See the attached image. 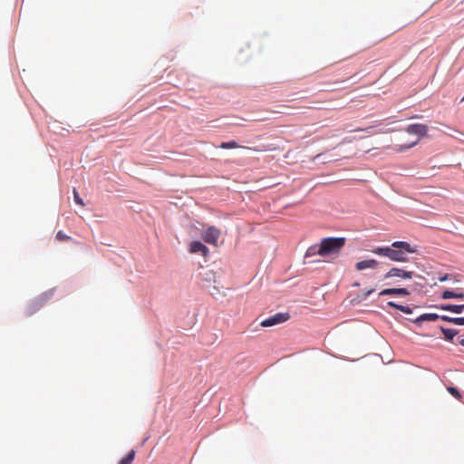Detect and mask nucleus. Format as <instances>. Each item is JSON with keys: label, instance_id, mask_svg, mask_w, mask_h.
<instances>
[{"label": "nucleus", "instance_id": "nucleus-4", "mask_svg": "<svg viewBox=\"0 0 464 464\" xmlns=\"http://www.w3.org/2000/svg\"><path fill=\"white\" fill-rule=\"evenodd\" d=\"M220 236H221L220 230L214 226L208 227L201 234L202 239L206 243L213 245V246H218V242Z\"/></svg>", "mask_w": 464, "mask_h": 464}, {"label": "nucleus", "instance_id": "nucleus-28", "mask_svg": "<svg viewBox=\"0 0 464 464\" xmlns=\"http://www.w3.org/2000/svg\"><path fill=\"white\" fill-rule=\"evenodd\" d=\"M462 100H464V96H463V99H462Z\"/></svg>", "mask_w": 464, "mask_h": 464}, {"label": "nucleus", "instance_id": "nucleus-15", "mask_svg": "<svg viewBox=\"0 0 464 464\" xmlns=\"http://www.w3.org/2000/svg\"><path fill=\"white\" fill-rule=\"evenodd\" d=\"M441 331L444 334L445 339L448 341H452L453 338L457 334V331L453 330V329H448V328L441 327Z\"/></svg>", "mask_w": 464, "mask_h": 464}, {"label": "nucleus", "instance_id": "nucleus-18", "mask_svg": "<svg viewBox=\"0 0 464 464\" xmlns=\"http://www.w3.org/2000/svg\"><path fill=\"white\" fill-rule=\"evenodd\" d=\"M388 305L391 306V307L397 308V309H399L400 311H401V312H403L405 314H411V309L409 306H404V305L397 304H395L392 301L388 302Z\"/></svg>", "mask_w": 464, "mask_h": 464}, {"label": "nucleus", "instance_id": "nucleus-13", "mask_svg": "<svg viewBox=\"0 0 464 464\" xmlns=\"http://www.w3.org/2000/svg\"><path fill=\"white\" fill-rule=\"evenodd\" d=\"M219 148L225 149V150L237 149V148H243V149L250 150V148L238 145L237 142H236L235 140L222 142L219 145Z\"/></svg>", "mask_w": 464, "mask_h": 464}, {"label": "nucleus", "instance_id": "nucleus-3", "mask_svg": "<svg viewBox=\"0 0 464 464\" xmlns=\"http://www.w3.org/2000/svg\"><path fill=\"white\" fill-rule=\"evenodd\" d=\"M406 131L410 134L417 135L419 138L425 137L428 132V127L425 124L421 123H416V124H411L407 127ZM420 139H417L415 141H412L411 143L408 145H400L396 151L401 152L405 150L411 149L418 144Z\"/></svg>", "mask_w": 464, "mask_h": 464}, {"label": "nucleus", "instance_id": "nucleus-22", "mask_svg": "<svg viewBox=\"0 0 464 464\" xmlns=\"http://www.w3.org/2000/svg\"><path fill=\"white\" fill-rule=\"evenodd\" d=\"M451 323L457 325H464V317H453Z\"/></svg>", "mask_w": 464, "mask_h": 464}, {"label": "nucleus", "instance_id": "nucleus-21", "mask_svg": "<svg viewBox=\"0 0 464 464\" xmlns=\"http://www.w3.org/2000/svg\"><path fill=\"white\" fill-rule=\"evenodd\" d=\"M70 237L66 236L63 231H58L56 234V239L59 241H63L69 239Z\"/></svg>", "mask_w": 464, "mask_h": 464}, {"label": "nucleus", "instance_id": "nucleus-27", "mask_svg": "<svg viewBox=\"0 0 464 464\" xmlns=\"http://www.w3.org/2000/svg\"><path fill=\"white\" fill-rule=\"evenodd\" d=\"M459 343L464 346V338L459 339Z\"/></svg>", "mask_w": 464, "mask_h": 464}, {"label": "nucleus", "instance_id": "nucleus-1", "mask_svg": "<svg viewBox=\"0 0 464 464\" xmlns=\"http://www.w3.org/2000/svg\"><path fill=\"white\" fill-rule=\"evenodd\" d=\"M416 250L405 241H395L389 247L388 258L395 262H407L406 254L415 253Z\"/></svg>", "mask_w": 464, "mask_h": 464}, {"label": "nucleus", "instance_id": "nucleus-16", "mask_svg": "<svg viewBox=\"0 0 464 464\" xmlns=\"http://www.w3.org/2000/svg\"><path fill=\"white\" fill-rule=\"evenodd\" d=\"M372 252L378 256L388 257L389 246H378L372 249Z\"/></svg>", "mask_w": 464, "mask_h": 464}, {"label": "nucleus", "instance_id": "nucleus-8", "mask_svg": "<svg viewBox=\"0 0 464 464\" xmlns=\"http://www.w3.org/2000/svg\"><path fill=\"white\" fill-rule=\"evenodd\" d=\"M379 265V262L375 259H368L357 262L355 264V268L358 271H362L364 269H375Z\"/></svg>", "mask_w": 464, "mask_h": 464}, {"label": "nucleus", "instance_id": "nucleus-25", "mask_svg": "<svg viewBox=\"0 0 464 464\" xmlns=\"http://www.w3.org/2000/svg\"><path fill=\"white\" fill-rule=\"evenodd\" d=\"M440 318L443 321H446V322H449V323H451V320H453V317H450V316H447V315H442Z\"/></svg>", "mask_w": 464, "mask_h": 464}, {"label": "nucleus", "instance_id": "nucleus-24", "mask_svg": "<svg viewBox=\"0 0 464 464\" xmlns=\"http://www.w3.org/2000/svg\"><path fill=\"white\" fill-rule=\"evenodd\" d=\"M373 292H374V289H370V290H368V291H366V292H363V293L362 294V295H361V298H362V300H364V299H366V298H367V297H368L372 293H373Z\"/></svg>", "mask_w": 464, "mask_h": 464}, {"label": "nucleus", "instance_id": "nucleus-17", "mask_svg": "<svg viewBox=\"0 0 464 464\" xmlns=\"http://www.w3.org/2000/svg\"><path fill=\"white\" fill-rule=\"evenodd\" d=\"M320 245H314L308 247L305 252L304 257L314 256L315 255H319Z\"/></svg>", "mask_w": 464, "mask_h": 464}, {"label": "nucleus", "instance_id": "nucleus-9", "mask_svg": "<svg viewBox=\"0 0 464 464\" xmlns=\"http://www.w3.org/2000/svg\"><path fill=\"white\" fill-rule=\"evenodd\" d=\"M410 295V292L406 288H386V289H383L380 293V295Z\"/></svg>", "mask_w": 464, "mask_h": 464}, {"label": "nucleus", "instance_id": "nucleus-23", "mask_svg": "<svg viewBox=\"0 0 464 464\" xmlns=\"http://www.w3.org/2000/svg\"><path fill=\"white\" fill-rule=\"evenodd\" d=\"M372 129H373V127L370 126V127H367L364 129H360V128L356 129V130H354V131H366V132L370 133L371 135H372L373 134V132L372 131Z\"/></svg>", "mask_w": 464, "mask_h": 464}, {"label": "nucleus", "instance_id": "nucleus-5", "mask_svg": "<svg viewBox=\"0 0 464 464\" xmlns=\"http://www.w3.org/2000/svg\"><path fill=\"white\" fill-rule=\"evenodd\" d=\"M289 314L287 313H278L270 316L264 321L261 322V326L263 327H270L276 324H279L286 322L289 319Z\"/></svg>", "mask_w": 464, "mask_h": 464}, {"label": "nucleus", "instance_id": "nucleus-2", "mask_svg": "<svg viewBox=\"0 0 464 464\" xmlns=\"http://www.w3.org/2000/svg\"><path fill=\"white\" fill-rule=\"evenodd\" d=\"M345 245L344 237H324L321 240L319 256L337 255Z\"/></svg>", "mask_w": 464, "mask_h": 464}, {"label": "nucleus", "instance_id": "nucleus-14", "mask_svg": "<svg viewBox=\"0 0 464 464\" xmlns=\"http://www.w3.org/2000/svg\"><path fill=\"white\" fill-rule=\"evenodd\" d=\"M135 450H131L124 458H122L118 464H131L135 458Z\"/></svg>", "mask_w": 464, "mask_h": 464}, {"label": "nucleus", "instance_id": "nucleus-10", "mask_svg": "<svg viewBox=\"0 0 464 464\" xmlns=\"http://www.w3.org/2000/svg\"><path fill=\"white\" fill-rule=\"evenodd\" d=\"M439 308L455 314H461L464 310V304H441L439 306Z\"/></svg>", "mask_w": 464, "mask_h": 464}, {"label": "nucleus", "instance_id": "nucleus-12", "mask_svg": "<svg viewBox=\"0 0 464 464\" xmlns=\"http://www.w3.org/2000/svg\"><path fill=\"white\" fill-rule=\"evenodd\" d=\"M441 296L443 299H450V298L462 299V298H464V294L463 293H456L451 290H446L442 293Z\"/></svg>", "mask_w": 464, "mask_h": 464}, {"label": "nucleus", "instance_id": "nucleus-11", "mask_svg": "<svg viewBox=\"0 0 464 464\" xmlns=\"http://www.w3.org/2000/svg\"><path fill=\"white\" fill-rule=\"evenodd\" d=\"M439 318L440 316L437 314H423L417 318L416 323H420L424 321L434 322L437 321Z\"/></svg>", "mask_w": 464, "mask_h": 464}, {"label": "nucleus", "instance_id": "nucleus-26", "mask_svg": "<svg viewBox=\"0 0 464 464\" xmlns=\"http://www.w3.org/2000/svg\"><path fill=\"white\" fill-rule=\"evenodd\" d=\"M447 279H448V275L444 276L443 277H440V281H441V282H442V281H445V280H447Z\"/></svg>", "mask_w": 464, "mask_h": 464}, {"label": "nucleus", "instance_id": "nucleus-7", "mask_svg": "<svg viewBox=\"0 0 464 464\" xmlns=\"http://www.w3.org/2000/svg\"><path fill=\"white\" fill-rule=\"evenodd\" d=\"M189 252L192 254L200 253L203 256H207L208 248L200 241H192L189 245Z\"/></svg>", "mask_w": 464, "mask_h": 464}, {"label": "nucleus", "instance_id": "nucleus-19", "mask_svg": "<svg viewBox=\"0 0 464 464\" xmlns=\"http://www.w3.org/2000/svg\"><path fill=\"white\" fill-rule=\"evenodd\" d=\"M447 391L457 400L461 399V394L455 387H447Z\"/></svg>", "mask_w": 464, "mask_h": 464}, {"label": "nucleus", "instance_id": "nucleus-6", "mask_svg": "<svg viewBox=\"0 0 464 464\" xmlns=\"http://www.w3.org/2000/svg\"><path fill=\"white\" fill-rule=\"evenodd\" d=\"M413 273L411 271H405L401 268L393 267L390 269L387 274L385 275V278H391V277H401L405 279H411L412 278Z\"/></svg>", "mask_w": 464, "mask_h": 464}, {"label": "nucleus", "instance_id": "nucleus-20", "mask_svg": "<svg viewBox=\"0 0 464 464\" xmlns=\"http://www.w3.org/2000/svg\"><path fill=\"white\" fill-rule=\"evenodd\" d=\"M73 198L76 204L80 205L81 207H84V202L82 198H80L75 188H73Z\"/></svg>", "mask_w": 464, "mask_h": 464}]
</instances>
